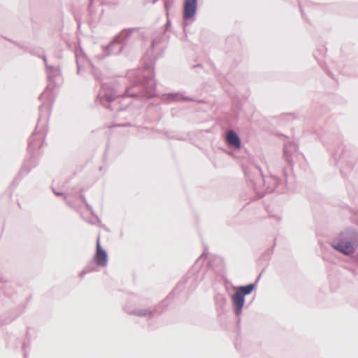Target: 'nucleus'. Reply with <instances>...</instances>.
I'll return each mask as SVG.
<instances>
[{
    "label": "nucleus",
    "instance_id": "obj_1",
    "mask_svg": "<svg viewBox=\"0 0 358 358\" xmlns=\"http://www.w3.org/2000/svg\"><path fill=\"white\" fill-rule=\"evenodd\" d=\"M357 245V239L350 236L348 233L341 234L332 243L334 248L346 255L352 254Z\"/></svg>",
    "mask_w": 358,
    "mask_h": 358
},
{
    "label": "nucleus",
    "instance_id": "obj_2",
    "mask_svg": "<svg viewBox=\"0 0 358 358\" xmlns=\"http://www.w3.org/2000/svg\"><path fill=\"white\" fill-rule=\"evenodd\" d=\"M254 288L255 286L252 284H250L247 286L240 287L231 296L235 312L237 315L241 313L242 308L244 305L245 295L250 294Z\"/></svg>",
    "mask_w": 358,
    "mask_h": 358
},
{
    "label": "nucleus",
    "instance_id": "obj_3",
    "mask_svg": "<svg viewBox=\"0 0 358 358\" xmlns=\"http://www.w3.org/2000/svg\"><path fill=\"white\" fill-rule=\"evenodd\" d=\"M95 262L96 264L101 266H105L107 264V255L106 252L101 247L99 238H98L96 241Z\"/></svg>",
    "mask_w": 358,
    "mask_h": 358
},
{
    "label": "nucleus",
    "instance_id": "obj_4",
    "mask_svg": "<svg viewBox=\"0 0 358 358\" xmlns=\"http://www.w3.org/2000/svg\"><path fill=\"white\" fill-rule=\"evenodd\" d=\"M197 0H185L184 5V17L189 19L192 17L196 12Z\"/></svg>",
    "mask_w": 358,
    "mask_h": 358
},
{
    "label": "nucleus",
    "instance_id": "obj_5",
    "mask_svg": "<svg viewBox=\"0 0 358 358\" xmlns=\"http://www.w3.org/2000/svg\"><path fill=\"white\" fill-rule=\"evenodd\" d=\"M227 143L234 146L236 148L239 149L241 148V141L238 135L232 130H230L227 134Z\"/></svg>",
    "mask_w": 358,
    "mask_h": 358
}]
</instances>
